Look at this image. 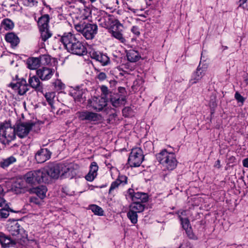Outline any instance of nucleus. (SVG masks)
Here are the masks:
<instances>
[{
    "mask_svg": "<svg viewBox=\"0 0 248 248\" xmlns=\"http://www.w3.org/2000/svg\"><path fill=\"white\" fill-rule=\"evenodd\" d=\"M60 41L67 51L72 54L82 56L87 52L85 46L71 32L64 33L61 37Z\"/></svg>",
    "mask_w": 248,
    "mask_h": 248,
    "instance_id": "1",
    "label": "nucleus"
},
{
    "mask_svg": "<svg viewBox=\"0 0 248 248\" xmlns=\"http://www.w3.org/2000/svg\"><path fill=\"white\" fill-rule=\"evenodd\" d=\"M16 129L9 122H5L0 125V142L4 145H9L16 139Z\"/></svg>",
    "mask_w": 248,
    "mask_h": 248,
    "instance_id": "2",
    "label": "nucleus"
},
{
    "mask_svg": "<svg viewBox=\"0 0 248 248\" xmlns=\"http://www.w3.org/2000/svg\"><path fill=\"white\" fill-rule=\"evenodd\" d=\"M108 29L112 37L116 39L121 43H126V40L123 34L124 26L118 19L112 20Z\"/></svg>",
    "mask_w": 248,
    "mask_h": 248,
    "instance_id": "3",
    "label": "nucleus"
},
{
    "mask_svg": "<svg viewBox=\"0 0 248 248\" xmlns=\"http://www.w3.org/2000/svg\"><path fill=\"white\" fill-rule=\"evenodd\" d=\"M59 164L49 165L47 168L41 170L45 183L49 182L50 178L57 179L61 174Z\"/></svg>",
    "mask_w": 248,
    "mask_h": 248,
    "instance_id": "4",
    "label": "nucleus"
},
{
    "mask_svg": "<svg viewBox=\"0 0 248 248\" xmlns=\"http://www.w3.org/2000/svg\"><path fill=\"white\" fill-rule=\"evenodd\" d=\"M144 159L143 152L140 148L132 149L128 159V163L131 167H139Z\"/></svg>",
    "mask_w": 248,
    "mask_h": 248,
    "instance_id": "5",
    "label": "nucleus"
},
{
    "mask_svg": "<svg viewBox=\"0 0 248 248\" xmlns=\"http://www.w3.org/2000/svg\"><path fill=\"white\" fill-rule=\"evenodd\" d=\"M24 178L26 183L31 185H34L36 183L45 182L41 169L28 172L25 174Z\"/></svg>",
    "mask_w": 248,
    "mask_h": 248,
    "instance_id": "6",
    "label": "nucleus"
},
{
    "mask_svg": "<svg viewBox=\"0 0 248 248\" xmlns=\"http://www.w3.org/2000/svg\"><path fill=\"white\" fill-rule=\"evenodd\" d=\"M35 125V123L32 122L20 123L17 124L15 128L16 134L20 138H24L28 136L30 131Z\"/></svg>",
    "mask_w": 248,
    "mask_h": 248,
    "instance_id": "7",
    "label": "nucleus"
},
{
    "mask_svg": "<svg viewBox=\"0 0 248 248\" xmlns=\"http://www.w3.org/2000/svg\"><path fill=\"white\" fill-rule=\"evenodd\" d=\"M127 195L126 197L128 196L132 201L138 202L140 203L144 204L148 202L149 200V196L147 193L141 192H135L133 188H130L127 191Z\"/></svg>",
    "mask_w": 248,
    "mask_h": 248,
    "instance_id": "8",
    "label": "nucleus"
},
{
    "mask_svg": "<svg viewBox=\"0 0 248 248\" xmlns=\"http://www.w3.org/2000/svg\"><path fill=\"white\" fill-rule=\"evenodd\" d=\"M49 61L48 56L44 55L40 58H31L27 61L28 67L31 69H36L38 68L40 64L45 61L44 63H47Z\"/></svg>",
    "mask_w": 248,
    "mask_h": 248,
    "instance_id": "9",
    "label": "nucleus"
},
{
    "mask_svg": "<svg viewBox=\"0 0 248 248\" xmlns=\"http://www.w3.org/2000/svg\"><path fill=\"white\" fill-rule=\"evenodd\" d=\"M94 15H98L97 16L95 17V20L97 21L99 25L108 29L109 26L107 21V19L108 18L107 13L104 11L100 10L94 7Z\"/></svg>",
    "mask_w": 248,
    "mask_h": 248,
    "instance_id": "10",
    "label": "nucleus"
},
{
    "mask_svg": "<svg viewBox=\"0 0 248 248\" xmlns=\"http://www.w3.org/2000/svg\"><path fill=\"white\" fill-rule=\"evenodd\" d=\"M10 86L12 89L18 90L20 95H24L29 90V87L26 80L24 78L18 79L16 83H11Z\"/></svg>",
    "mask_w": 248,
    "mask_h": 248,
    "instance_id": "11",
    "label": "nucleus"
},
{
    "mask_svg": "<svg viewBox=\"0 0 248 248\" xmlns=\"http://www.w3.org/2000/svg\"><path fill=\"white\" fill-rule=\"evenodd\" d=\"M51 153L46 148L41 149L35 155V158L38 163H42L48 160Z\"/></svg>",
    "mask_w": 248,
    "mask_h": 248,
    "instance_id": "12",
    "label": "nucleus"
},
{
    "mask_svg": "<svg viewBox=\"0 0 248 248\" xmlns=\"http://www.w3.org/2000/svg\"><path fill=\"white\" fill-rule=\"evenodd\" d=\"M54 70L52 69L43 67L36 71V75L42 80L49 79L52 76Z\"/></svg>",
    "mask_w": 248,
    "mask_h": 248,
    "instance_id": "13",
    "label": "nucleus"
},
{
    "mask_svg": "<svg viewBox=\"0 0 248 248\" xmlns=\"http://www.w3.org/2000/svg\"><path fill=\"white\" fill-rule=\"evenodd\" d=\"M112 105L115 107L118 108L122 105H124L126 102V97H121L118 94H115L110 93L109 98Z\"/></svg>",
    "mask_w": 248,
    "mask_h": 248,
    "instance_id": "14",
    "label": "nucleus"
},
{
    "mask_svg": "<svg viewBox=\"0 0 248 248\" xmlns=\"http://www.w3.org/2000/svg\"><path fill=\"white\" fill-rule=\"evenodd\" d=\"M177 160L176 156L173 153H170V155L165 159L164 163L163 165L169 170H173L177 165Z\"/></svg>",
    "mask_w": 248,
    "mask_h": 248,
    "instance_id": "15",
    "label": "nucleus"
},
{
    "mask_svg": "<svg viewBox=\"0 0 248 248\" xmlns=\"http://www.w3.org/2000/svg\"><path fill=\"white\" fill-rule=\"evenodd\" d=\"M204 75V70L202 67H201L200 64H199L197 68L196 71L193 73L192 78L189 81V83L191 85H193L198 83L202 78Z\"/></svg>",
    "mask_w": 248,
    "mask_h": 248,
    "instance_id": "16",
    "label": "nucleus"
},
{
    "mask_svg": "<svg viewBox=\"0 0 248 248\" xmlns=\"http://www.w3.org/2000/svg\"><path fill=\"white\" fill-rule=\"evenodd\" d=\"M30 86L37 92L43 93V85L38 76H33L29 79Z\"/></svg>",
    "mask_w": 248,
    "mask_h": 248,
    "instance_id": "17",
    "label": "nucleus"
},
{
    "mask_svg": "<svg viewBox=\"0 0 248 248\" xmlns=\"http://www.w3.org/2000/svg\"><path fill=\"white\" fill-rule=\"evenodd\" d=\"M94 60L100 62L102 66L107 65L110 62L109 57L100 52H94Z\"/></svg>",
    "mask_w": 248,
    "mask_h": 248,
    "instance_id": "18",
    "label": "nucleus"
},
{
    "mask_svg": "<svg viewBox=\"0 0 248 248\" xmlns=\"http://www.w3.org/2000/svg\"><path fill=\"white\" fill-rule=\"evenodd\" d=\"M82 35L86 40L92 42L93 39V25L88 23L84 25V28L82 30Z\"/></svg>",
    "mask_w": 248,
    "mask_h": 248,
    "instance_id": "19",
    "label": "nucleus"
},
{
    "mask_svg": "<svg viewBox=\"0 0 248 248\" xmlns=\"http://www.w3.org/2000/svg\"><path fill=\"white\" fill-rule=\"evenodd\" d=\"M6 41L10 43L12 46H16L19 43V39L17 36L13 32H9L5 36Z\"/></svg>",
    "mask_w": 248,
    "mask_h": 248,
    "instance_id": "20",
    "label": "nucleus"
},
{
    "mask_svg": "<svg viewBox=\"0 0 248 248\" xmlns=\"http://www.w3.org/2000/svg\"><path fill=\"white\" fill-rule=\"evenodd\" d=\"M127 60L132 62L138 61L141 58L139 52L133 49L128 50L126 53Z\"/></svg>",
    "mask_w": 248,
    "mask_h": 248,
    "instance_id": "21",
    "label": "nucleus"
},
{
    "mask_svg": "<svg viewBox=\"0 0 248 248\" xmlns=\"http://www.w3.org/2000/svg\"><path fill=\"white\" fill-rule=\"evenodd\" d=\"M61 174L63 175L68 172L72 173L74 169V164L73 163H65L59 164Z\"/></svg>",
    "mask_w": 248,
    "mask_h": 248,
    "instance_id": "22",
    "label": "nucleus"
},
{
    "mask_svg": "<svg viewBox=\"0 0 248 248\" xmlns=\"http://www.w3.org/2000/svg\"><path fill=\"white\" fill-rule=\"evenodd\" d=\"M0 244L4 248L9 247L15 244L10 237L6 236L1 232H0Z\"/></svg>",
    "mask_w": 248,
    "mask_h": 248,
    "instance_id": "23",
    "label": "nucleus"
},
{
    "mask_svg": "<svg viewBox=\"0 0 248 248\" xmlns=\"http://www.w3.org/2000/svg\"><path fill=\"white\" fill-rule=\"evenodd\" d=\"M31 190L32 193L36 194L41 199H43L46 197L47 188L46 186H41L33 188Z\"/></svg>",
    "mask_w": 248,
    "mask_h": 248,
    "instance_id": "24",
    "label": "nucleus"
},
{
    "mask_svg": "<svg viewBox=\"0 0 248 248\" xmlns=\"http://www.w3.org/2000/svg\"><path fill=\"white\" fill-rule=\"evenodd\" d=\"M145 208L144 204L136 201H132V203L129 205V209L137 213L142 212Z\"/></svg>",
    "mask_w": 248,
    "mask_h": 248,
    "instance_id": "25",
    "label": "nucleus"
},
{
    "mask_svg": "<svg viewBox=\"0 0 248 248\" xmlns=\"http://www.w3.org/2000/svg\"><path fill=\"white\" fill-rule=\"evenodd\" d=\"M97 100V98H96V100L95 101V103L94 104V110L100 111L102 110L107 106L108 100L106 99L104 97H101L98 100V101Z\"/></svg>",
    "mask_w": 248,
    "mask_h": 248,
    "instance_id": "26",
    "label": "nucleus"
},
{
    "mask_svg": "<svg viewBox=\"0 0 248 248\" xmlns=\"http://www.w3.org/2000/svg\"><path fill=\"white\" fill-rule=\"evenodd\" d=\"M22 228L19 224L16 222H13L12 224L9 227V231L13 236H17L19 235Z\"/></svg>",
    "mask_w": 248,
    "mask_h": 248,
    "instance_id": "27",
    "label": "nucleus"
},
{
    "mask_svg": "<svg viewBox=\"0 0 248 248\" xmlns=\"http://www.w3.org/2000/svg\"><path fill=\"white\" fill-rule=\"evenodd\" d=\"M78 118L82 121H92L93 120V112L88 111L78 112L77 113Z\"/></svg>",
    "mask_w": 248,
    "mask_h": 248,
    "instance_id": "28",
    "label": "nucleus"
},
{
    "mask_svg": "<svg viewBox=\"0 0 248 248\" xmlns=\"http://www.w3.org/2000/svg\"><path fill=\"white\" fill-rule=\"evenodd\" d=\"M49 21V16L48 15L42 16L39 18L38 21V25L39 29L48 28V22Z\"/></svg>",
    "mask_w": 248,
    "mask_h": 248,
    "instance_id": "29",
    "label": "nucleus"
},
{
    "mask_svg": "<svg viewBox=\"0 0 248 248\" xmlns=\"http://www.w3.org/2000/svg\"><path fill=\"white\" fill-rule=\"evenodd\" d=\"M39 31L40 32V39L42 42L46 41L52 35L48 28L39 29Z\"/></svg>",
    "mask_w": 248,
    "mask_h": 248,
    "instance_id": "30",
    "label": "nucleus"
},
{
    "mask_svg": "<svg viewBox=\"0 0 248 248\" xmlns=\"http://www.w3.org/2000/svg\"><path fill=\"white\" fill-rule=\"evenodd\" d=\"M16 159L14 156H10L7 158L3 159L0 162V166L2 168L5 169L9 166L11 164L16 162Z\"/></svg>",
    "mask_w": 248,
    "mask_h": 248,
    "instance_id": "31",
    "label": "nucleus"
},
{
    "mask_svg": "<svg viewBox=\"0 0 248 248\" xmlns=\"http://www.w3.org/2000/svg\"><path fill=\"white\" fill-rule=\"evenodd\" d=\"M169 155H170V153L168 152L166 149H163L156 155V158L160 164H163Z\"/></svg>",
    "mask_w": 248,
    "mask_h": 248,
    "instance_id": "32",
    "label": "nucleus"
},
{
    "mask_svg": "<svg viewBox=\"0 0 248 248\" xmlns=\"http://www.w3.org/2000/svg\"><path fill=\"white\" fill-rule=\"evenodd\" d=\"M0 26L5 30H10L14 28V24L11 19L5 18L2 21Z\"/></svg>",
    "mask_w": 248,
    "mask_h": 248,
    "instance_id": "33",
    "label": "nucleus"
},
{
    "mask_svg": "<svg viewBox=\"0 0 248 248\" xmlns=\"http://www.w3.org/2000/svg\"><path fill=\"white\" fill-rule=\"evenodd\" d=\"M138 213L129 209L127 213V217L130 220L131 222L134 224H136L138 222Z\"/></svg>",
    "mask_w": 248,
    "mask_h": 248,
    "instance_id": "34",
    "label": "nucleus"
},
{
    "mask_svg": "<svg viewBox=\"0 0 248 248\" xmlns=\"http://www.w3.org/2000/svg\"><path fill=\"white\" fill-rule=\"evenodd\" d=\"M178 217L181 221L182 227L185 230L191 227L188 218H183L181 216H179Z\"/></svg>",
    "mask_w": 248,
    "mask_h": 248,
    "instance_id": "35",
    "label": "nucleus"
},
{
    "mask_svg": "<svg viewBox=\"0 0 248 248\" xmlns=\"http://www.w3.org/2000/svg\"><path fill=\"white\" fill-rule=\"evenodd\" d=\"M100 90L101 91V95L102 96L101 97H104L106 99L108 100L109 98L108 96L110 94L111 92H109L108 87L105 85H102L100 87Z\"/></svg>",
    "mask_w": 248,
    "mask_h": 248,
    "instance_id": "36",
    "label": "nucleus"
},
{
    "mask_svg": "<svg viewBox=\"0 0 248 248\" xmlns=\"http://www.w3.org/2000/svg\"><path fill=\"white\" fill-rule=\"evenodd\" d=\"M127 179H128V178L127 176L119 173V174L117 178L116 179V180H117V181L120 185L124 186V185H125L127 183Z\"/></svg>",
    "mask_w": 248,
    "mask_h": 248,
    "instance_id": "37",
    "label": "nucleus"
},
{
    "mask_svg": "<svg viewBox=\"0 0 248 248\" xmlns=\"http://www.w3.org/2000/svg\"><path fill=\"white\" fill-rule=\"evenodd\" d=\"M187 236L190 239L192 240H197L198 237L195 235L193 232L192 227L188 228V229L185 230Z\"/></svg>",
    "mask_w": 248,
    "mask_h": 248,
    "instance_id": "38",
    "label": "nucleus"
},
{
    "mask_svg": "<svg viewBox=\"0 0 248 248\" xmlns=\"http://www.w3.org/2000/svg\"><path fill=\"white\" fill-rule=\"evenodd\" d=\"M94 215L103 216L104 215V211L101 207L94 204Z\"/></svg>",
    "mask_w": 248,
    "mask_h": 248,
    "instance_id": "39",
    "label": "nucleus"
},
{
    "mask_svg": "<svg viewBox=\"0 0 248 248\" xmlns=\"http://www.w3.org/2000/svg\"><path fill=\"white\" fill-rule=\"evenodd\" d=\"M75 99L76 101L83 103L85 101V95L83 96L81 92L78 91L76 93Z\"/></svg>",
    "mask_w": 248,
    "mask_h": 248,
    "instance_id": "40",
    "label": "nucleus"
},
{
    "mask_svg": "<svg viewBox=\"0 0 248 248\" xmlns=\"http://www.w3.org/2000/svg\"><path fill=\"white\" fill-rule=\"evenodd\" d=\"M45 96L48 104L52 106L53 98L54 97V93H46L45 94Z\"/></svg>",
    "mask_w": 248,
    "mask_h": 248,
    "instance_id": "41",
    "label": "nucleus"
},
{
    "mask_svg": "<svg viewBox=\"0 0 248 248\" xmlns=\"http://www.w3.org/2000/svg\"><path fill=\"white\" fill-rule=\"evenodd\" d=\"M14 186L16 188L23 189L25 188L27 186L26 184L23 180H19L15 182Z\"/></svg>",
    "mask_w": 248,
    "mask_h": 248,
    "instance_id": "42",
    "label": "nucleus"
},
{
    "mask_svg": "<svg viewBox=\"0 0 248 248\" xmlns=\"http://www.w3.org/2000/svg\"><path fill=\"white\" fill-rule=\"evenodd\" d=\"M9 208H3L0 210V217L2 218H6L9 215Z\"/></svg>",
    "mask_w": 248,
    "mask_h": 248,
    "instance_id": "43",
    "label": "nucleus"
},
{
    "mask_svg": "<svg viewBox=\"0 0 248 248\" xmlns=\"http://www.w3.org/2000/svg\"><path fill=\"white\" fill-rule=\"evenodd\" d=\"M93 167V162H92L90 166V170L89 172H88V173L85 177L86 180L88 181H93V171H92V170Z\"/></svg>",
    "mask_w": 248,
    "mask_h": 248,
    "instance_id": "44",
    "label": "nucleus"
},
{
    "mask_svg": "<svg viewBox=\"0 0 248 248\" xmlns=\"http://www.w3.org/2000/svg\"><path fill=\"white\" fill-rule=\"evenodd\" d=\"M103 120V117L100 114L94 113V124L101 123Z\"/></svg>",
    "mask_w": 248,
    "mask_h": 248,
    "instance_id": "45",
    "label": "nucleus"
},
{
    "mask_svg": "<svg viewBox=\"0 0 248 248\" xmlns=\"http://www.w3.org/2000/svg\"><path fill=\"white\" fill-rule=\"evenodd\" d=\"M132 111V109L130 107H126L124 108L122 110L123 115L125 117H128L130 115Z\"/></svg>",
    "mask_w": 248,
    "mask_h": 248,
    "instance_id": "46",
    "label": "nucleus"
},
{
    "mask_svg": "<svg viewBox=\"0 0 248 248\" xmlns=\"http://www.w3.org/2000/svg\"><path fill=\"white\" fill-rule=\"evenodd\" d=\"M234 98L238 102L241 103L243 105L245 100V98L243 97L239 93L236 92L234 94Z\"/></svg>",
    "mask_w": 248,
    "mask_h": 248,
    "instance_id": "47",
    "label": "nucleus"
},
{
    "mask_svg": "<svg viewBox=\"0 0 248 248\" xmlns=\"http://www.w3.org/2000/svg\"><path fill=\"white\" fill-rule=\"evenodd\" d=\"M120 185V184L117 181V180H115L112 182L111 184L108 193L110 194L113 190H114L115 189L118 188L119 186Z\"/></svg>",
    "mask_w": 248,
    "mask_h": 248,
    "instance_id": "48",
    "label": "nucleus"
},
{
    "mask_svg": "<svg viewBox=\"0 0 248 248\" xmlns=\"http://www.w3.org/2000/svg\"><path fill=\"white\" fill-rule=\"evenodd\" d=\"M4 190L3 187L0 185V207L2 206L5 204V200L2 197L3 195Z\"/></svg>",
    "mask_w": 248,
    "mask_h": 248,
    "instance_id": "49",
    "label": "nucleus"
},
{
    "mask_svg": "<svg viewBox=\"0 0 248 248\" xmlns=\"http://www.w3.org/2000/svg\"><path fill=\"white\" fill-rule=\"evenodd\" d=\"M22 4L27 6L34 5V0H20Z\"/></svg>",
    "mask_w": 248,
    "mask_h": 248,
    "instance_id": "50",
    "label": "nucleus"
},
{
    "mask_svg": "<svg viewBox=\"0 0 248 248\" xmlns=\"http://www.w3.org/2000/svg\"><path fill=\"white\" fill-rule=\"evenodd\" d=\"M131 31L137 36H139L140 34L139 27L136 26H133Z\"/></svg>",
    "mask_w": 248,
    "mask_h": 248,
    "instance_id": "51",
    "label": "nucleus"
},
{
    "mask_svg": "<svg viewBox=\"0 0 248 248\" xmlns=\"http://www.w3.org/2000/svg\"><path fill=\"white\" fill-rule=\"evenodd\" d=\"M239 7L248 10V0H243L242 2L240 3Z\"/></svg>",
    "mask_w": 248,
    "mask_h": 248,
    "instance_id": "52",
    "label": "nucleus"
},
{
    "mask_svg": "<svg viewBox=\"0 0 248 248\" xmlns=\"http://www.w3.org/2000/svg\"><path fill=\"white\" fill-rule=\"evenodd\" d=\"M107 78V75L104 72H100L96 76V78L98 79L100 81L104 80Z\"/></svg>",
    "mask_w": 248,
    "mask_h": 248,
    "instance_id": "53",
    "label": "nucleus"
},
{
    "mask_svg": "<svg viewBox=\"0 0 248 248\" xmlns=\"http://www.w3.org/2000/svg\"><path fill=\"white\" fill-rule=\"evenodd\" d=\"M118 92L121 93L123 96H125V95L126 94V91L125 88L123 87H119L118 89Z\"/></svg>",
    "mask_w": 248,
    "mask_h": 248,
    "instance_id": "54",
    "label": "nucleus"
},
{
    "mask_svg": "<svg viewBox=\"0 0 248 248\" xmlns=\"http://www.w3.org/2000/svg\"><path fill=\"white\" fill-rule=\"evenodd\" d=\"M84 28V25H81L80 24H78L75 26V29L76 30L80 32L82 34V30Z\"/></svg>",
    "mask_w": 248,
    "mask_h": 248,
    "instance_id": "55",
    "label": "nucleus"
},
{
    "mask_svg": "<svg viewBox=\"0 0 248 248\" xmlns=\"http://www.w3.org/2000/svg\"><path fill=\"white\" fill-rule=\"evenodd\" d=\"M98 169V167L97 165V163L95 162H94V179L96 177L97 175L96 171H97Z\"/></svg>",
    "mask_w": 248,
    "mask_h": 248,
    "instance_id": "56",
    "label": "nucleus"
},
{
    "mask_svg": "<svg viewBox=\"0 0 248 248\" xmlns=\"http://www.w3.org/2000/svg\"><path fill=\"white\" fill-rule=\"evenodd\" d=\"M243 165L244 167L248 168V158H246L243 160Z\"/></svg>",
    "mask_w": 248,
    "mask_h": 248,
    "instance_id": "57",
    "label": "nucleus"
},
{
    "mask_svg": "<svg viewBox=\"0 0 248 248\" xmlns=\"http://www.w3.org/2000/svg\"><path fill=\"white\" fill-rule=\"evenodd\" d=\"M214 167L218 169L221 168V166L220 165V161L219 159L216 161Z\"/></svg>",
    "mask_w": 248,
    "mask_h": 248,
    "instance_id": "58",
    "label": "nucleus"
},
{
    "mask_svg": "<svg viewBox=\"0 0 248 248\" xmlns=\"http://www.w3.org/2000/svg\"><path fill=\"white\" fill-rule=\"evenodd\" d=\"M184 245L187 248H193V245L189 241L186 242V243H185Z\"/></svg>",
    "mask_w": 248,
    "mask_h": 248,
    "instance_id": "59",
    "label": "nucleus"
},
{
    "mask_svg": "<svg viewBox=\"0 0 248 248\" xmlns=\"http://www.w3.org/2000/svg\"><path fill=\"white\" fill-rule=\"evenodd\" d=\"M106 186H107V184H104V185H101V186H99V185H95V186H94V187L103 188V187H105Z\"/></svg>",
    "mask_w": 248,
    "mask_h": 248,
    "instance_id": "60",
    "label": "nucleus"
},
{
    "mask_svg": "<svg viewBox=\"0 0 248 248\" xmlns=\"http://www.w3.org/2000/svg\"><path fill=\"white\" fill-rule=\"evenodd\" d=\"M97 26L96 24H94V34H95L97 33Z\"/></svg>",
    "mask_w": 248,
    "mask_h": 248,
    "instance_id": "61",
    "label": "nucleus"
},
{
    "mask_svg": "<svg viewBox=\"0 0 248 248\" xmlns=\"http://www.w3.org/2000/svg\"><path fill=\"white\" fill-rule=\"evenodd\" d=\"M229 160L232 161H234L235 160V157L232 156L230 157Z\"/></svg>",
    "mask_w": 248,
    "mask_h": 248,
    "instance_id": "62",
    "label": "nucleus"
},
{
    "mask_svg": "<svg viewBox=\"0 0 248 248\" xmlns=\"http://www.w3.org/2000/svg\"><path fill=\"white\" fill-rule=\"evenodd\" d=\"M88 105L91 106H92V100L90 99H89L88 100Z\"/></svg>",
    "mask_w": 248,
    "mask_h": 248,
    "instance_id": "63",
    "label": "nucleus"
},
{
    "mask_svg": "<svg viewBox=\"0 0 248 248\" xmlns=\"http://www.w3.org/2000/svg\"><path fill=\"white\" fill-rule=\"evenodd\" d=\"M153 0H148V1H147L146 3L147 4L151 5V2Z\"/></svg>",
    "mask_w": 248,
    "mask_h": 248,
    "instance_id": "64",
    "label": "nucleus"
}]
</instances>
